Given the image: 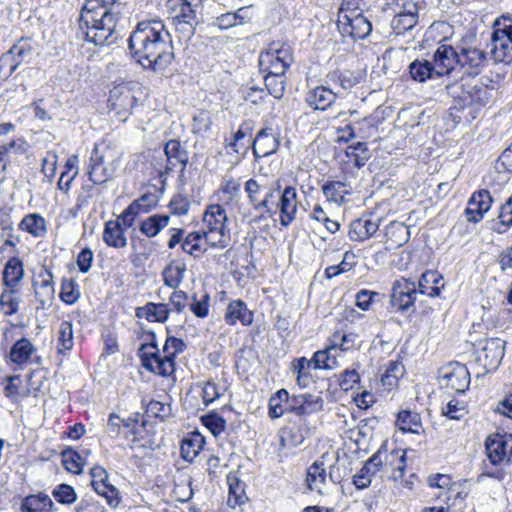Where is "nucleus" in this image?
Wrapping results in <instances>:
<instances>
[{"instance_id": "f257e3e1", "label": "nucleus", "mask_w": 512, "mask_h": 512, "mask_svg": "<svg viewBox=\"0 0 512 512\" xmlns=\"http://www.w3.org/2000/svg\"><path fill=\"white\" fill-rule=\"evenodd\" d=\"M127 46L132 59L156 73L164 71L174 59L171 35L158 18L138 22Z\"/></svg>"}, {"instance_id": "f03ea898", "label": "nucleus", "mask_w": 512, "mask_h": 512, "mask_svg": "<svg viewBox=\"0 0 512 512\" xmlns=\"http://www.w3.org/2000/svg\"><path fill=\"white\" fill-rule=\"evenodd\" d=\"M117 8L118 6L100 7L98 0H87L78 18L83 39L95 46H109L116 43L120 36L117 25L123 14Z\"/></svg>"}, {"instance_id": "7ed1b4c3", "label": "nucleus", "mask_w": 512, "mask_h": 512, "mask_svg": "<svg viewBox=\"0 0 512 512\" xmlns=\"http://www.w3.org/2000/svg\"><path fill=\"white\" fill-rule=\"evenodd\" d=\"M445 90L447 95L453 99L449 116L455 123L461 121L469 123L476 119L480 108L489 102L492 91L472 76H463L453 83H448Z\"/></svg>"}, {"instance_id": "20e7f679", "label": "nucleus", "mask_w": 512, "mask_h": 512, "mask_svg": "<svg viewBox=\"0 0 512 512\" xmlns=\"http://www.w3.org/2000/svg\"><path fill=\"white\" fill-rule=\"evenodd\" d=\"M293 62L290 46L273 42L260 53L259 70L262 74H285Z\"/></svg>"}, {"instance_id": "39448f33", "label": "nucleus", "mask_w": 512, "mask_h": 512, "mask_svg": "<svg viewBox=\"0 0 512 512\" xmlns=\"http://www.w3.org/2000/svg\"><path fill=\"white\" fill-rule=\"evenodd\" d=\"M337 27L342 35L349 36L354 41L365 39L372 32L371 21L358 7L351 11L339 10Z\"/></svg>"}, {"instance_id": "423d86ee", "label": "nucleus", "mask_w": 512, "mask_h": 512, "mask_svg": "<svg viewBox=\"0 0 512 512\" xmlns=\"http://www.w3.org/2000/svg\"><path fill=\"white\" fill-rule=\"evenodd\" d=\"M226 221V210L220 204L210 205L204 213L203 222L208 228L204 231L205 241L212 247L225 248L228 245L225 232Z\"/></svg>"}, {"instance_id": "0eeeda50", "label": "nucleus", "mask_w": 512, "mask_h": 512, "mask_svg": "<svg viewBox=\"0 0 512 512\" xmlns=\"http://www.w3.org/2000/svg\"><path fill=\"white\" fill-rule=\"evenodd\" d=\"M280 145V136L274 132L272 127H264L260 129L256 136L251 139L250 145L243 148V155H245L249 148H251L254 155L255 162H258L263 157H268L275 154Z\"/></svg>"}, {"instance_id": "6e6552de", "label": "nucleus", "mask_w": 512, "mask_h": 512, "mask_svg": "<svg viewBox=\"0 0 512 512\" xmlns=\"http://www.w3.org/2000/svg\"><path fill=\"white\" fill-rule=\"evenodd\" d=\"M109 106L116 115L125 121L132 114L133 108L137 105L133 87L130 83H122L114 86L109 92Z\"/></svg>"}, {"instance_id": "1a4fd4ad", "label": "nucleus", "mask_w": 512, "mask_h": 512, "mask_svg": "<svg viewBox=\"0 0 512 512\" xmlns=\"http://www.w3.org/2000/svg\"><path fill=\"white\" fill-rule=\"evenodd\" d=\"M479 344L481 347L477 352V362L485 369V373L496 370L504 357L506 341L488 338Z\"/></svg>"}, {"instance_id": "9d476101", "label": "nucleus", "mask_w": 512, "mask_h": 512, "mask_svg": "<svg viewBox=\"0 0 512 512\" xmlns=\"http://www.w3.org/2000/svg\"><path fill=\"white\" fill-rule=\"evenodd\" d=\"M417 293L414 282L407 279L395 281L391 290L390 305L395 311L405 313L412 309L414 312Z\"/></svg>"}, {"instance_id": "9b49d317", "label": "nucleus", "mask_w": 512, "mask_h": 512, "mask_svg": "<svg viewBox=\"0 0 512 512\" xmlns=\"http://www.w3.org/2000/svg\"><path fill=\"white\" fill-rule=\"evenodd\" d=\"M90 484L93 490L100 496H102L106 503L116 508L121 502V496L119 490L108 482V472L101 466H94L90 469Z\"/></svg>"}, {"instance_id": "f8f14e48", "label": "nucleus", "mask_w": 512, "mask_h": 512, "mask_svg": "<svg viewBox=\"0 0 512 512\" xmlns=\"http://www.w3.org/2000/svg\"><path fill=\"white\" fill-rule=\"evenodd\" d=\"M441 381L447 388L457 393H464L470 385L469 369L464 364L451 363L445 368Z\"/></svg>"}, {"instance_id": "ddd939ff", "label": "nucleus", "mask_w": 512, "mask_h": 512, "mask_svg": "<svg viewBox=\"0 0 512 512\" xmlns=\"http://www.w3.org/2000/svg\"><path fill=\"white\" fill-rule=\"evenodd\" d=\"M432 63L437 68L439 78L449 76L459 65V51L448 44H441L433 53Z\"/></svg>"}, {"instance_id": "4468645a", "label": "nucleus", "mask_w": 512, "mask_h": 512, "mask_svg": "<svg viewBox=\"0 0 512 512\" xmlns=\"http://www.w3.org/2000/svg\"><path fill=\"white\" fill-rule=\"evenodd\" d=\"M164 153L167 158V163L164 172H161L160 176L172 173L176 165L180 164L182 166L180 171L181 178L189 162V152L187 151V149L181 145L179 140L170 139L165 143Z\"/></svg>"}, {"instance_id": "2eb2a0df", "label": "nucleus", "mask_w": 512, "mask_h": 512, "mask_svg": "<svg viewBox=\"0 0 512 512\" xmlns=\"http://www.w3.org/2000/svg\"><path fill=\"white\" fill-rule=\"evenodd\" d=\"M508 438L512 439V435L494 434L487 437L485 441V451L489 464L492 466H499L504 461L510 462V457H508L507 452Z\"/></svg>"}, {"instance_id": "dca6fc26", "label": "nucleus", "mask_w": 512, "mask_h": 512, "mask_svg": "<svg viewBox=\"0 0 512 512\" xmlns=\"http://www.w3.org/2000/svg\"><path fill=\"white\" fill-rule=\"evenodd\" d=\"M493 203L490 192L486 189H480L472 194L468 201V207L465 210L469 222L478 223L487 213Z\"/></svg>"}, {"instance_id": "f3484780", "label": "nucleus", "mask_w": 512, "mask_h": 512, "mask_svg": "<svg viewBox=\"0 0 512 512\" xmlns=\"http://www.w3.org/2000/svg\"><path fill=\"white\" fill-rule=\"evenodd\" d=\"M323 405L324 401L319 394L293 395L290 400V412L297 416H306L321 411Z\"/></svg>"}, {"instance_id": "a211bd4d", "label": "nucleus", "mask_w": 512, "mask_h": 512, "mask_svg": "<svg viewBox=\"0 0 512 512\" xmlns=\"http://www.w3.org/2000/svg\"><path fill=\"white\" fill-rule=\"evenodd\" d=\"M488 58L486 53L475 47H462L459 51V66L467 68L468 76H477L485 66Z\"/></svg>"}, {"instance_id": "6ab92c4d", "label": "nucleus", "mask_w": 512, "mask_h": 512, "mask_svg": "<svg viewBox=\"0 0 512 512\" xmlns=\"http://www.w3.org/2000/svg\"><path fill=\"white\" fill-rule=\"evenodd\" d=\"M361 79L362 76L359 72L349 69H336L326 75L325 83L328 86H333L335 90H340L343 96L345 91L358 85Z\"/></svg>"}, {"instance_id": "aec40b11", "label": "nucleus", "mask_w": 512, "mask_h": 512, "mask_svg": "<svg viewBox=\"0 0 512 512\" xmlns=\"http://www.w3.org/2000/svg\"><path fill=\"white\" fill-rule=\"evenodd\" d=\"M338 97H342L340 90L331 89L321 85L310 90L305 97L306 103L315 110H326Z\"/></svg>"}, {"instance_id": "412c9836", "label": "nucleus", "mask_w": 512, "mask_h": 512, "mask_svg": "<svg viewBox=\"0 0 512 512\" xmlns=\"http://www.w3.org/2000/svg\"><path fill=\"white\" fill-rule=\"evenodd\" d=\"M297 205L296 189L292 186L285 187L277 203V207L280 211V224L283 227H288L295 219Z\"/></svg>"}, {"instance_id": "4be33fe9", "label": "nucleus", "mask_w": 512, "mask_h": 512, "mask_svg": "<svg viewBox=\"0 0 512 512\" xmlns=\"http://www.w3.org/2000/svg\"><path fill=\"white\" fill-rule=\"evenodd\" d=\"M87 174L94 185H102L113 177L114 169L104 164V158L97 148L91 152Z\"/></svg>"}, {"instance_id": "5701e85b", "label": "nucleus", "mask_w": 512, "mask_h": 512, "mask_svg": "<svg viewBox=\"0 0 512 512\" xmlns=\"http://www.w3.org/2000/svg\"><path fill=\"white\" fill-rule=\"evenodd\" d=\"M36 352L34 344L26 337L18 339L5 355L6 361L15 364L18 368L27 365Z\"/></svg>"}, {"instance_id": "b1692460", "label": "nucleus", "mask_w": 512, "mask_h": 512, "mask_svg": "<svg viewBox=\"0 0 512 512\" xmlns=\"http://www.w3.org/2000/svg\"><path fill=\"white\" fill-rule=\"evenodd\" d=\"M437 68L432 61L427 59H415L408 65V73L414 82L426 83L429 80L440 79L437 74Z\"/></svg>"}, {"instance_id": "393cba45", "label": "nucleus", "mask_w": 512, "mask_h": 512, "mask_svg": "<svg viewBox=\"0 0 512 512\" xmlns=\"http://www.w3.org/2000/svg\"><path fill=\"white\" fill-rule=\"evenodd\" d=\"M225 321L228 325H235L237 321H240L242 325L248 326L253 322V312L247 308L244 301L234 300L227 306Z\"/></svg>"}, {"instance_id": "a878e982", "label": "nucleus", "mask_w": 512, "mask_h": 512, "mask_svg": "<svg viewBox=\"0 0 512 512\" xmlns=\"http://www.w3.org/2000/svg\"><path fill=\"white\" fill-rule=\"evenodd\" d=\"M379 221L361 217L351 222L348 236L352 241H364L374 235L379 228Z\"/></svg>"}, {"instance_id": "bb28decb", "label": "nucleus", "mask_w": 512, "mask_h": 512, "mask_svg": "<svg viewBox=\"0 0 512 512\" xmlns=\"http://www.w3.org/2000/svg\"><path fill=\"white\" fill-rule=\"evenodd\" d=\"M170 314L169 304L148 302L142 307H137L135 316L145 318L149 322L164 323L168 320Z\"/></svg>"}, {"instance_id": "cd10ccee", "label": "nucleus", "mask_w": 512, "mask_h": 512, "mask_svg": "<svg viewBox=\"0 0 512 512\" xmlns=\"http://www.w3.org/2000/svg\"><path fill=\"white\" fill-rule=\"evenodd\" d=\"M443 287V276L436 270L424 272L418 282V292L430 297H438Z\"/></svg>"}, {"instance_id": "c85d7f7f", "label": "nucleus", "mask_w": 512, "mask_h": 512, "mask_svg": "<svg viewBox=\"0 0 512 512\" xmlns=\"http://www.w3.org/2000/svg\"><path fill=\"white\" fill-rule=\"evenodd\" d=\"M102 239L107 246L113 248H124L127 245L125 232L119 221L109 220L105 223Z\"/></svg>"}, {"instance_id": "c756f323", "label": "nucleus", "mask_w": 512, "mask_h": 512, "mask_svg": "<svg viewBox=\"0 0 512 512\" xmlns=\"http://www.w3.org/2000/svg\"><path fill=\"white\" fill-rule=\"evenodd\" d=\"M53 508L50 496L42 492L26 496L20 506L21 512H52Z\"/></svg>"}, {"instance_id": "7c9ffc66", "label": "nucleus", "mask_w": 512, "mask_h": 512, "mask_svg": "<svg viewBox=\"0 0 512 512\" xmlns=\"http://www.w3.org/2000/svg\"><path fill=\"white\" fill-rule=\"evenodd\" d=\"M170 217L167 214H154L139 223L140 232L148 238L157 236L168 226Z\"/></svg>"}, {"instance_id": "2f4dec72", "label": "nucleus", "mask_w": 512, "mask_h": 512, "mask_svg": "<svg viewBox=\"0 0 512 512\" xmlns=\"http://www.w3.org/2000/svg\"><path fill=\"white\" fill-rule=\"evenodd\" d=\"M144 355L142 356L141 363L146 370L163 377L169 376L174 372L175 367L166 363V360L161 359L160 352Z\"/></svg>"}, {"instance_id": "473e14b6", "label": "nucleus", "mask_w": 512, "mask_h": 512, "mask_svg": "<svg viewBox=\"0 0 512 512\" xmlns=\"http://www.w3.org/2000/svg\"><path fill=\"white\" fill-rule=\"evenodd\" d=\"M413 10L398 13L392 20L391 26L396 34H404L411 30L418 20V9L416 3H410Z\"/></svg>"}, {"instance_id": "72a5a7b5", "label": "nucleus", "mask_w": 512, "mask_h": 512, "mask_svg": "<svg viewBox=\"0 0 512 512\" xmlns=\"http://www.w3.org/2000/svg\"><path fill=\"white\" fill-rule=\"evenodd\" d=\"M23 263L18 257L10 258L3 269V283L9 288H14L23 278Z\"/></svg>"}, {"instance_id": "f704fd0d", "label": "nucleus", "mask_w": 512, "mask_h": 512, "mask_svg": "<svg viewBox=\"0 0 512 512\" xmlns=\"http://www.w3.org/2000/svg\"><path fill=\"white\" fill-rule=\"evenodd\" d=\"M396 425L403 432L420 434L423 430L420 414L410 410H402L397 414Z\"/></svg>"}, {"instance_id": "c9c22d12", "label": "nucleus", "mask_w": 512, "mask_h": 512, "mask_svg": "<svg viewBox=\"0 0 512 512\" xmlns=\"http://www.w3.org/2000/svg\"><path fill=\"white\" fill-rule=\"evenodd\" d=\"M186 271L185 263H179L177 261H171L165 266L162 271V277L164 284L172 289L179 287L183 281L184 274Z\"/></svg>"}, {"instance_id": "e433bc0d", "label": "nucleus", "mask_w": 512, "mask_h": 512, "mask_svg": "<svg viewBox=\"0 0 512 512\" xmlns=\"http://www.w3.org/2000/svg\"><path fill=\"white\" fill-rule=\"evenodd\" d=\"M205 444L204 437L200 433H194L181 442V456L184 460L191 462L202 450Z\"/></svg>"}, {"instance_id": "4c0bfd02", "label": "nucleus", "mask_w": 512, "mask_h": 512, "mask_svg": "<svg viewBox=\"0 0 512 512\" xmlns=\"http://www.w3.org/2000/svg\"><path fill=\"white\" fill-rule=\"evenodd\" d=\"M19 229L34 237H43L47 232L45 219L36 213L26 215L19 223Z\"/></svg>"}, {"instance_id": "58836bf2", "label": "nucleus", "mask_w": 512, "mask_h": 512, "mask_svg": "<svg viewBox=\"0 0 512 512\" xmlns=\"http://www.w3.org/2000/svg\"><path fill=\"white\" fill-rule=\"evenodd\" d=\"M227 482L229 485L228 505L234 508L244 504L247 500L245 495V483L231 474L227 476Z\"/></svg>"}, {"instance_id": "ea45409f", "label": "nucleus", "mask_w": 512, "mask_h": 512, "mask_svg": "<svg viewBox=\"0 0 512 512\" xmlns=\"http://www.w3.org/2000/svg\"><path fill=\"white\" fill-rule=\"evenodd\" d=\"M491 59L494 63L510 64L512 62V43L505 40L491 38Z\"/></svg>"}, {"instance_id": "a19ab883", "label": "nucleus", "mask_w": 512, "mask_h": 512, "mask_svg": "<svg viewBox=\"0 0 512 512\" xmlns=\"http://www.w3.org/2000/svg\"><path fill=\"white\" fill-rule=\"evenodd\" d=\"M33 52V45L29 38H20L5 54L0 58V62L6 63L10 61V57L15 56L16 60L22 63Z\"/></svg>"}, {"instance_id": "79ce46f5", "label": "nucleus", "mask_w": 512, "mask_h": 512, "mask_svg": "<svg viewBox=\"0 0 512 512\" xmlns=\"http://www.w3.org/2000/svg\"><path fill=\"white\" fill-rule=\"evenodd\" d=\"M386 237L393 245L402 246L409 241V227L402 222L393 221L386 227Z\"/></svg>"}, {"instance_id": "37998d69", "label": "nucleus", "mask_w": 512, "mask_h": 512, "mask_svg": "<svg viewBox=\"0 0 512 512\" xmlns=\"http://www.w3.org/2000/svg\"><path fill=\"white\" fill-rule=\"evenodd\" d=\"M291 397L286 389L281 388L277 392L271 395L269 399V410L268 415L271 419L280 418L284 414L282 409V403L286 402L290 405ZM290 411V406H288Z\"/></svg>"}, {"instance_id": "c03bdc74", "label": "nucleus", "mask_w": 512, "mask_h": 512, "mask_svg": "<svg viewBox=\"0 0 512 512\" xmlns=\"http://www.w3.org/2000/svg\"><path fill=\"white\" fill-rule=\"evenodd\" d=\"M347 185L341 181H327L322 186L324 196L328 201L341 204L344 202V197L349 191L346 189Z\"/></svg>"}, {"instance_id": "a18cd8bd", "label": "nucleus", "mask_w": 512, "mask_h": 512, "mask_svg": "<svg viewBox=\"0 0 512 512\" xmlns=\"http://www.w3.org/2000/svg\"><path fill=\"white\" fill-rule=\"evenodd\" d=\"M20 302L21 296L14 288L4 290L0 295V306L4 309V314L7 316H11L18 312Z\"/></svg>"}, {"instance_id": "49530a36", "label": "nucleus", "mask_w": 512, "mask_h": 512, "mask_svg": "<svg viewBox=\"0 0 512 512\" xmlns=\"http://www.w3.org/2000/svg\"><path fill=\"white\" fill-rule=\"evenodd\" d=\"M61 461L62 465L68 472L74 474L82 473L84 465V463L82 462V457L77 451H75L71 447H66L61 452Z\"/></svg>"}, {"instance_id": "de8ad7c7", "label": "nucleus", "mask_w": 512, "mask_h": 512, "mask_svg": "<svg viewBox=\"0 0 512 512\" xmlns=\"http://www.w3.org/2000/svg\"><path fill=\"white\" fill-rule=\"evenodd\" d=\"M264 82L265 87L271 96L278 100L283 97L286 87L285 74H264Z\"/></svg>"}, {"instance_id": "09e8293b", "label": "nucleus", "mask_w": 512, "mask_h": 512, "mask_svg": "<svg viewBox=\"0 0 512 512\" xmlns=\"http://www.w3.org/2000/svg\"><path fill=\"white\" fill-rule=\"evenodd\" d=\"M346 155L352 161L355 167L361 168L370 158L369 149L364 142H356L349 145L346 149Z\"/></svg>"}, {"instance_id": "8fccbe9b", "label": "nucleus", "mask_w": 512, "mask_h": 512, "mask_svg": "<svg viewBox=\"0 0 512 512\" xmlns=\"http://www.w3.org/2000/svg\"><path fill=\"white\" fill-rule=\"evenodd\" d=\"M203 237H205L204 231H194L189 233L182 241V251L191 256H194L195 258L199 257L201 253L205 252V250H202L201 246Z\"/></svg>"}, {"instance_id": "3c124183", "label": "nucleus", "mask_w": 512, "mask_h": 512, "mask_svg": "<svg viewBox=\"0 0 512 512\" xmlns=\"http://www.w3.org/2000/svg\"><path fill=\"white\" fill-rule=\"evenodd\" d=\"M306 481L311 490L325 483L326 471L323 461L317 460L308 468Z\"/></svg>"}, {"instance_id": "603ef678", "label": "nucleus", "mask_w": 512, "mask_h": 512, "mask_svg": "<svg viewBox=\"0 0 512 512\" xmlns=\"http://www.w3.org/2000/svg\"><path fill=\"white\" fill-rule=\"evenodd\" d=\"M59 297L68 305H72L77 302L80 297V288L74 279H62Z\"/></svg>"}, {"instance_id": "864d4df0", "label": "nucleus", "mask_w": 512, "mask_h": 512, "mask_svg": "<svg viewBox=\"0 0 512 512\" xmlns=\"http://www.w3.org/2000/svg\"><path fill=\"white\" fill-rule=\"evenodd\" d=\"M58 348L59 353L69 351L73 347V325L69 321H62L59 326Z\"/></svg>"}, {"instance_id": "5fc2aeb1", "label": "nucleus", "mask_w": 512, "mask_h": 512, "mask_svg": "<svg viewBox=\"0 0 512 512\" xmlns=\"http://www.w3.org/2000/svg\"><path fill=\"white\" fill-rule=\"evenodd\" d=\"M255 129V121L252 119H246L244 120L238 130L233 135V141L229 144L231 149L236 152L240 153V147H239V141L244 139L245 137H250L253 134V131Z\"/></svg>"}, {"instance_id": "6e6d98bb", "label": "nucleus", "mask_w": 512, "mask_h": 512, "mask_svg": "<svg viewBox=\"0 0 512 512\" xmlns=\"http://www.w3.org/2000/svg\"><path fill=\"white\" fill-rule=\"evenodd\" d=\"M404 373V366L401 362L392 361L389 363L381 381L384 386L393 387L397 385L399 377Z\"/></svg>"}, {"instance_id": "4d7b16f0", "label": "nucleus", "mask_w": 512, "mask_h": 512, "mask_svg": "<svg viewBox=\"0 0 512 512\" xmlns=\"http://www.w3.org/2000/svg\"><path fill=\"white\" fill-rule=\"evenodd\" d=\"M52 495L58 503L64 505H70L77 499V494L74 488L71 485L65 483L57 485L53 489Z\"/></svg>"}, {"instance_id": "13d9d810", "label": "nucleus", "mask_w": 512, "mask_h": 512, "mask_svg": "<svg viewBox=\"0 0 512 512\" xmlns=\"http://www.w3.org/2000/svg\"><path fill=\"white\" fill-rule=\"evenodd\" d=\"M201 420L214 436L220 435L226 428V420L215 411L202 416Z\"/></svg>"}, {"instance_id": "bf43d9fd", "label": "nucleus", "mask_w": 512, "mask_h": 512, "mask_svg": "<svg viewBox=\"0 0 512 512\" xmlns=\"http://www.w3.org/2000/svg\"><path fill=\"white\" fill-rule=\"evenodd\" d=\"M258 181L253 178H250L246 181L244 190L247 194L249 204L256 211L257 206H266V201H260L259 193L264 189Z\"/></svg>"}, {"instance_id": "052dcab7", "label": "nucleus", "mask_w": 512, "mask_h": 512, "mask_svg": "<svg viewBox=\"0 0 512 512\" xmlns=\"http://www.w3.org/2000/svg\"><path fill=\"white\" fill-rule=\"evenodd\" d=\"M41 280L40 291H36L37 296H43L52 299L54 296L53 274L50 269L43 267L39 273Z\"/></svg>"}, {"instance_id": "680f3d73", "label": "nucleus", "mask_w": 512, "mask_h": 512, "mask_svg": "<svg viewBox=\"0 0 512 512\" xmlns=\"http://www.w3.org/2000/svg\"><path fill=\"white\" fill-rule=\"evenodd\" d=\"M171 414V407L157 400H151L146 406V415L148 417L158 418L161 421L168 418Z\"/></svg>"}, {"instance_id": "e2e57ef3", "label": "nucleus", "mask_w": 512, "mask_h": 512, "mask_svg": "<svg viewBox=\"0 0 512 512\" xmlns=\"http://www.w3.org/2000/svg\"><path fill=\"white\" fill-rule=\"evenodd\" d=\"M173 21L198 23L196 12L187 0H180L176 14L173 16Z\"/></svg>"}, {"instance_id": "0e129e2a", "label": "nucleus", "mask_w": 512, "mask_h": 512, "mask_svg": "<svg viewBox=\"0 0 512 512\" xmlns=\"http://www.w3.org/2000/svg\"><path fill=\"white\" fill-rule=\"evenodd\" d=\"M491 38H497L503 41L507 40L512 43V19L503 17V22L497 20Z\"/></svg>"}, {"instance_id": "69168bd1", "label": "nucleus", "mask_w": 512, "mask_h": 512, "mask_svg": "<svg viewBox=\"0 0 512 512\" xmlns=\"http://www.w3.org/2000/svg\"><path fill=\"white\" fill-rule=\"evenodd\" d=\"M209 300L210 296L208 293H204L200 299L194 294L190 304L191 312L198 318H205L209 313Z\"/></svg>"}, {"instance_id": "338daca9", "label": "nucleus", "mask_w": 512, "mask_h": 512, "mask_svg": "<svg viewBox=\"0 0 512 512\" xmlns=\"http://www.w3.org/2000/svg\"><path fill=\"white\" fill-rule=\"evenodd\" d=\"M145 342H143L138 348V356L142 360L144 354H152V352H159L158 344L156 341V334L154 331H144L142 334Z\"/></svg>"}, {"instance_id": "774afa93", "label": "nucleus", "mask_w": 512, "mask_h": 512, "mask_svg": "<svg viewBox=\"0 0 512 512\" xmlns=\"http://www.w3.org/2000/svg\"><path fill=\"white\" fill-rule=\"evenodd\" d=\"M156 205V197L152 193H146L138 199L132 201L128 206H136L134 210L138 215L150 212L151 208Z\"/></svg>"}]
</instances>
